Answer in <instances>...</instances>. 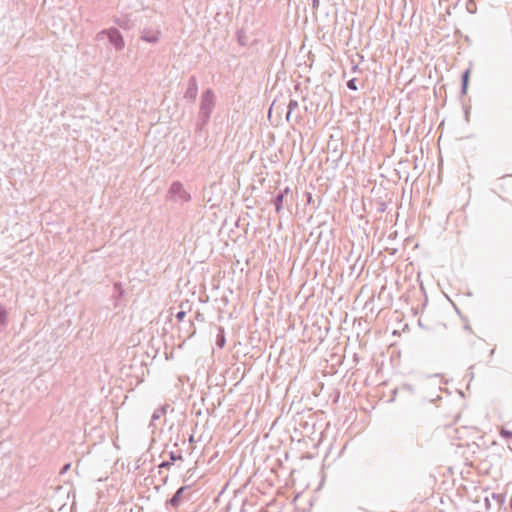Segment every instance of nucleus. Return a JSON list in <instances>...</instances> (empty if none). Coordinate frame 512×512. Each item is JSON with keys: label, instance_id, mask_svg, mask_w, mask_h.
<instances>
[{"label": "nucleus", "instance_id": "3", "mask_svg": "<svg viewBox=\"0 0 512 512\" xmlns=\"http://www.w3.org/2000/svg\"><path fill=\"white\" fill-rule=\"evenodd\" d=\"M7 321H8L7 309L5 308V306L0 304V325L1 326H6Z\"/></svg>", "mask_w": 512, "mask_h": 512}, {"label": "nucleus", "instance_id": "11", "mask_svg": "<svg viewBox=\"0 0 512 512\" xmlns=\"http://www.w3.org/2000/svg\"><path fill=\"white\" fill-rule=\"evenodd\" d=\"M347 86L351 89V90H357V86H356V83H355V80L352 79V80H349L348 83H347Z\"/></svg>", "mask_w": 512, "mask_h": 512}, {"label": "nucleus", "instance_id": "7", "mask_svg": "<svg viewBox=\"0 0 512 512\" xmlns=\"http://www.w3.org/2000/svg\"><path fill=\"white\" fill-rule=\"evenodd\" d=\"M159 35H160L159 31H154L149 37H145V39L150 42H154V41L158 40Z\"/></svg>", "mask_w": 512, "mask_h": 512}, {"label": "nucleus", "instance_id": "14", "mask_svg": "<svg viewBox=\"0 0 512 512\" xmlns=\"http://www.w3.org/2000/svg\"><path fill=\"white\" fill-rule=\"evenodd\" d=\"M312 202V196L309 194L308 196V203H311Z\"/></svg>", "mask_w": 512, "mask_h": 512}, {"label": "nucleus", "instance_id": "9", "mask_svg": "<svg viewBox=\"0 0 512 512\" xmlns=\"http://www.w3.org/2000/svg\"><path fill=\"white\" fill-rule=\"evenodd\" d=\"M217 345L220 347V348H223L224 345H225V336L224 335H220L217 339Z\"/></svg>", "mask_w": 512, "mask_h": 512}, {"label": "nucleus", "instance_id": "12", "mask_svg": "<svg viewBox=\"0 0 512 512\" xmlns=\"http://www.w3.org/2000/svg\"><path fill=\"white\" fill-rule=\"evenodd\" d=\"M502 436L505 437V438H511L512 439V432L511 431H502L501 432Z\"/></svg>", "mask_w": 512, "mask_h": 512}, {"label": "nucleus", "instance_id": "5", "mask_svg": "<svg viewBox=\"0 0 512 512\" xmlns=\"http://www.w3.org/2000/svg\"><path fill=\"white\" fill-rule=\"evenodd\" d=\"M114 291H115V294L117 295V297H119V298L123 297L125 294V290L120 282L114 283Z\"/></svg>", "mask_w": 512, "mask_h": 512}, {"label": "nucleus", "instance_id": "2", "mask_svg": "<svg viewBox=\"0 0 512 512\" xmlns=\"http://www.w3.org/2000/svg\"><path fill=\"white\" fill-rule=\"evenodd\" d=\"M184 489H185L184 487H181L180 489L177 490L175 495L170 500L171 505H173L174 507H177L179 505V503L181 501V495H182Z\"/></svg>", "mask_w": 512, "mask_h": 512}, {"label": "nucleus", "instance_id": "1", "mask_svg": "<svg viewBox=\"0 0 512 512\" xmlns=\"http://www.w3.org/2000/svg\"><path fill=\"white\" fill-rule=\"evenodd\" d=\"M102 33L107 35L109 42L116 48V50H121L124 48V38L118 29L110 28L106 31H103Z\"/></svg>", "mask_w": 512, "mask_h": 512}, {"label": "nucleus", "instance_id": "10", "mask_svg": "<svg viewBox=\"0 0 512 512\" xmlns=\"http://www.w3.org/2000/svg\"><path fill=\"white\" fill-rule=\"evenodd\" d=\"M186 316V311L182 310L176 314V318L179 322L183 321Z\"/></svg>", "mask_w": 512, "mask_h": 512}, {"label": "nucleus", "instance_id": "15", "mask_svg": "<svg viewBox=\"0 0 512 512\" xmlns=\"http://www.w3.org/2000/svg\"><path fill=\"white\" fill-rule=\"evenodd\" d=\"M127 399H128V395H127V394H125V395H124V401H125V400H127Z\"/></svg>", "mask_w": 512, "mask_h": 512}, {"label": "nucleus", "instance_id": "16", "mask_svg": "<svg viewBox=\"0 0 512 512\" xmlns=\"http://www.w3.org/2000/svg\"><path fill=\"white\" fill-rule=\"evenodd\" d=\"M284 192L288 193L289 192V188H285Z\"/></svg>", "mask_w": 512, "mask_h": 512}, {"label": "nucleus", "instance_id": "6", "mask_svg": "<svg viewBox=\"0 0 512 512\" xmlns=\"http://www.w3.org/2000/svg\"><path fill=\"white\" fill-rule=\"evenodd\" d=\"M283 199H284V195H283V194L278 195V196L276 197V199H275L276 211H277L278 213H279V212H280V210H281Z\"/></svg>", "mask_w": 512, "mask_h": 512}, {"label": "nucleus", "instance_id": "13", "mask_svg": "<svg viewBox=\"0 0 512 512\" xmlns=\"http://www.w3.org/2000/svg\"><path fill=\"white\" fill-rule=\"evenodd\" d=\"M69 468H70V463L65 464V465L62 467V469H61V471H60V474H63V473H65V472H67Z\"/></svg>", "mask_w": 512, "mask_h": 512}, {"label": "nucleus", "instance_id": "8", "mask_svg": "<svg viewBox=\"0 0 512 512\" xmlns=\"http://www.w3.org/2000/svg\"><path fill=\"white\" fill-rule=\"evenodd\" d=\"M469 75H470V71L467 70L464 75H463V90L464 92L466 91L467 89V85H468V80H469Z\"/></svg>", "mask_w": 512, "mask_h": 512}, {"label": "nucleus", "instance_id": "4", "mask_svg": "<svg viewBox=\"0 0 512 512\" xmlns=\"http://www.w3.org/2000/svg\"><path fill=\"white\" fill-rule=\"evenodd\" d=\"M171 191L173 193H183L184 194V198L187 199L186 197V192L183 190V187H182V184L176 182V183H173L172 186H171Z\"/></svg>", "mask_w": 512, "mask_h": 512}]
</instances>
